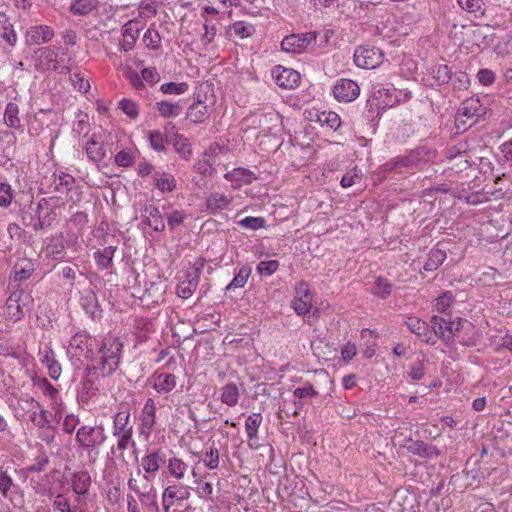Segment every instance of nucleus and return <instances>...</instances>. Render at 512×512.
<instances>
[{
  "label": "nucleus",
  "mask_w": 512,
  "mask_h": 512,
  "mask_svg": "<svg viewBox=\"0 0 512 512\" xmlns=\"http://www.w3.org/2000/svg\"><path fill=\"white\" fill-rule=\"evenodd\" d=\"M123 343L115 336L105 337L99 348V359L88 365L84 370L82 381V398L89 399L96 395L101 380L112 376L119 367L122 356Z\"/></svg>",
  "instance_id": "f257e3e1"
},
{
  "label": "nucleus",
  "mask_w": 512,
  "mask_h": 512,
  "mask_svg": "<svg viewBox=\"0 0 512 512\" xmlns=\"http://www.w3.org/2000/svg\"><path fill=\"white\" fill-rule=\"evenodd\" d=\"M31 296L22 289H15L8 297L5 305V317L7 320L17 322L30 310Z\"/></svg>",
  "instance_id": "f03ea898"
},
{
  "label": "nucleus",
  "mask_w": 512,
  "mask_h": 512,
  "mask_svg": "<svg viewBox=\"0 0 512 512\" xmlns=\"http://www.w3.org/2000/svg\"><path fill=\"white\" fill-rule=\"evenodd\" d=\"M106 434L102 425L81 426L76 432V442L84 450H92L101 446L106 440Z\"/></svg>",
  "instance_id": "7ed1b4c3"
},
{
  "label": "nucleus",
  "mask_w": 512,
  "mask_h": 512,
  "mask_svg": "<svg viewBox=\"0 0 512 512\" xmlns=\"http://www.w3.org/2000/svg\"><path fill=\"white\" fill-rule=\"evenodd\" d=\"M92 342L93 339L89 334L86 332H78L70 340V352L75 357H85L95 363L98 359H94V347Z\"/></svg>",
  "instance_id": "20e7f679"
},
{
  "label": "nucleus",
  "mask_w": 512,
  "mask_h": 512,
  "mask_svg": "<svg viewBox=\"0 0 512 512\" xmlns=\"http://www.w3.org/2000/svg\"><path fill=\"white\" fill-rule=\"evenodd\" d=\"M37 56V67L42 70L58 71L61 74L69 73L68 66H61L57 60L58 52L54 48L43 47L35 51Z\"/></svg>",
  "instance_id": "39448f33"
},
{
  "label": "nucleus",
  "mask_w": 512,
  "mask_h": 512,
  "mask_svg": "<svg viewBox=\"0 0 512 512\" xmlns=\"http://www.w3.org/2000/svg\"><path fill=\"white\" fill-rule=\"evenodd\" d=\"M316 38V32L291 34L282 40L281 48L284 52L299 54L305 51L308 45L315 42Z\"/></svg>",
  "instance_id": "423d86ee"
},
{
  "label": "nucleus",
  "mask_w": 512,
  "mask_h": 512,
  "mask_svg": "<svg viewBox=\"0 0 512 512\" xmlns=\"http://www.w3.org/2000/svg\"><path fill=\"white\" fill-rule=\"evenodd\" d=\"M355 64L364 69H374L382 62V53L376 47L361 46L354 52Z\"/></svg>",
  "instance_id": "0eeeda50"
},
{
  "label": "nucleus",
  "mask_w": 512,
  "mask_h": 512,
  "mask_svg": "<svg viewBox=\"0 0 512 512\" xmlns=\"http://www.w3.org/2000/svg\"><path fill=\"white\" fill-rule=\"evenodd\" d=\"M482 105L480 103V100L478 98H468L461 104V107L459 108L456 119H455V125L458 130L466 129V120L472 119L474 117H478L481 114Z\"/></svg>",
  "instance_id": "6e6552de"
},
{
  "label": "nucleus",
  "mask_w": 512,
  "mask_h": 512,
  "mask_svg": "<svg viewBox=\"0 0 512 512\" xmlns=\"http://www.w3.org/2000/svg\"><path fill=\"white\" fill-rule=\"evenodd\" d=\"M333 95L340 102H352L360 94L359 85L351 79H339L333 86Z\"/></svg>",
  "instance_id": "1a4fd4ad"
},
{
  "label": "nucleus",
  "mask_w": 512,
  "mask_h": 512,
  "mask_svg": "<svg viewBox=\"0 0 512 512\" xmlns=\"http://www.w3.org/2000/svg\"><path fill=\"white\" fill-rule=\"evenodd\" d=\"M276 84L285 89H293L299 85L300 74L294 69L278 66L273 70Z\"/></svg>",
  "instance_id": "9d476101"
},
{
  "label": "nucleus",
  "mask_w": 512,
  "mask_h": 512,
  "mask_svg": "<svg viewBox=\"0 0 512 512\" xmlns=\"http://www.w3.org/2000/svg\"><path fill=\"white\" fill-rule=\"evenodd\" d=\"M72 490L76 494L75 502L85 504L82 496L86 495L91 486V476L88 471L75 472L71 477Z\"/></svg>",
  "instance_id": "9b49d317"
},
{
  "label": "nucleus",
  "mask_w": 512,
  "mask_h": 512,
  "mask_svg": "<svg viewBox=\"0 0 512 512\" xmlns=\"http://www.w3.org/2000/svg\"><path fill=\"white\" fill-rule=\"evenodd\" d=\"M54 36V31L46 25L32 26L25 33L27 45H39L49 42Z\"/></svg>",
  "instance_id": "f8f14e48"
},
{
  "label": "nucleus",
  "mask_w": 512,
  "mask_h": 512,
  "mask_svg": "<svg viewBox=\"0 0 512 512\" xmlns=\"http://www.w3.org/2000/svg\"><path fill=\"white\" fill-rule=\"evenodd\" d=\"M407 328L418 336L423 342L434 345L435 337L429 325L417 317H408L406 320Z\"/></svg>",
  "instance_id": "ddd939ff"
},
{
  "label": "nucleus",
  "mask_w": 512,
  "mask_h": 512,
  "mask_svg": "<svg viewBox=\"0 0 512 512\" xmlns=\"http://www.w3.org/2000/svg\"><path fill=\"white\" fill-rule=\"evenodd\" d=\"M142 221L152 227L157 232L165 230V223L163 217L158 209L153 204H146L141 211Z\"/></svg>",
  "instance_id": "4468645a"
},
{
  "label": "nucleus",
  "mask_w": 512,
  "mask_h": 512,
  "mask_svg": "<svg viewBox=\"0 0 512 512\" xmlns=\"http://www.w3.org/2000/svg\"><path fill=\"white\" fill-rule=\"evenodd\" d=\"M191 496L189 487L183 485H170L168 486L163 494L162 500L166 499L172 506H182V502L188 500Z\"/></svg>",
  "instance_id": "2eb2a0df"
},
{
  "label": "nucleus",
  "mask_w": 512,
  "mask_h": 512,
  "mask_svg": "<svg viewBox=\"0 0 512 512\" xmlns=\"http://www.w3.org/2000/svg\"><path fill=\"white\" fill-rule=\"evenodd\" d=\"M430 323L434 337L437 336L447 343L453 341L452 326H454V322L447 321L439 316H433Z\"/></svg>",
  "instance_id": "dca6fc26"
},
{
  "label": "nucleus",
  "mask_w": 512,
  "mask_h": 512,
  "mask_svg": "<svg viewBox=\"0 0 512 512\" xmlns=\"http://www.w3.org/2000/svg\"><path fill=\"white\" fill-rule=\"evenodd\" d=\"M166 463V455L160 450H153L141 460L144 471L148 474H155Z\"/></svg>",
  "instance_id": "f3484780"
},
{
  "label": "nucleus",
  "mask_w": 512,
  "mask_h": 512,
  "mask_svg": "<svg viewBox=\"0 0 512 512\" xmlns=\"http://www.w3.org/2000/svg\"><path fill=\"white\" fill-rule=\"evenodd\" d=\"M311 302L312 295L310 294L308 286L302 283L297 289V297L294 299L292 307L298 315H304L310 311L312 307Z\"/></svg>",
  "instance_id": "a211bd4d"
},
{
  "label": "nucleus",
  "mask_w": 512,
  "mask_h": 512,
  "mask_svg": "<svg viewBox=\"0 0 512 512\" xmlns=\"http://www.w3.org/2000/svg\"><path fill=\"white\" fill-rule=\"evenodd\" d=\"M156 423V405L152 398H148L142 409L141 431L150 435L153 426Z\"/></svg>",
  "instance_id": "6ab92c4d"
},
{
  "label": "nucleus",
  "mask_w": 512,
  "mask_h": 512,
  "mask_svg": "<svg viewBox=\"0 0 512 512\" xmlns=\"http://www.w3.org/2000/svg\"><path fill=\"white\" fill-rule=\"evenodd\" d=\"M130 411L128 409L117 412L113 417V435L133 434V426L129 424Z\"/></svg>",
  "instance_id": "aec40b11"
},
{
  "label": "nucleus",
  "mask_w": 512,
  "mask_h": 512,
  "mask_svg": "<svg viewBox=\"0 0 512 512\" xmlns=\"http://www.w3.org/2000/svg\"><path fill=\"white\" fill-rule=\"evenodd\" d=\"M407 449L412 454L419 455L427 459H434L440 455V450L436 446L427 444L420 440L412 441L408 445Z\"/></svg>",
  "instance_id": "412c9836"
},
{
  "label": "nucleus",
  "mask_w": 512,
  "mask_h": 512,
  "mask_svg": "<svg viewBox=\"0 0 512 512\" xmlns=\"http://www.w3.org/2000/svg\"><path fill=\"white\" fill-rule=\"evenodd\" d=\"M138 31L137 22L135 21H129L123 26L121 46L124 51L133 49L138 38Z\"/></svg>",
  "instance_id": "4be33fe9"
},
{
  "label": "nucleus",
  "mask_w": 512,
  "mask_h": 512,
  "mask_svg": "<svg viewBox=\"0 0 512 512\" xmlns=\"http://www.w3.org/2000/svg\"><path fill=\"white\" fill-rule=\"evenodd\" d=\"M210 111L209 105L198 100L188 108L187 118L193 123H202L209 117Z\"/></svg>",
  "instance_id": "5701e85b"
},
{
  "label": "nucleus",
  "mask_w": 512,
  "mask_h": 512,
  "mask_svg": "<svg viewBox=\"0 0 512 512\" xmlns=\"http://www.w3.org/2000/svg\"><path fill=\"white\" fill-rule=\"evenodd\" d=\"M153 388L158 393H170L176 387V377L170 373L155 374Z\"/></svg>",
  "instance_id": "b1692460"
},
{
  "label": "nucleus",
  "mask_w": 512,
  "mask_h": 512,
  "mask_svg": "<svg viewBox=\"0 0 512 512\" xmlns=\"http://www.w3.org/2000/svg\"><path fill=\"white\" fill-rule=\"evenodd\" d=\"M41 363L48 369L49 375L52 379L57 380L62 372L60 363L55 358V353L52 349H47L41 356Z\"/></svg>",
  "instance_id": "393cba45"
},
{
  "label": "nucleus",
  "mask_w": 512,
  "mask_h": 512,
  "mask_svg": "<svg viewBox=\"0 0 512 512\" xmlns=\"http://www.w3.org/2000/svg\"><path fill=\"white\" fill-rule=\"evenodd\" d=\"M431 85L440 86L451 80L452 71L446 64L434 65L430 69Z\"/></svg>",
  "instance_id": "a878e982"
},
{
  "label": "nucleus",
  "mask_w": 512,
  "mask_h": 512,
  "mask_svg": "<svg viewBox=\"0 0 512 512\" xmlns=\"http://www.w3.org/2000/svg\"><path fill=\"white\" fill-rule=\"evenodd\" d=\"M220 392V399L222 403L226 404L229 407H234L238 404L240 393L235 383H227L220 389Z\"/></svg>",
  "instance_id": "bb28decb"
},
{
  "label": "nucleus",
  "mask_w": 512,
  "mask_h": 512,
  "mask_svg": "<svg viewBox=\"0 0 512 512\" xmlns=\"http://www.w3.org/2000/svg\"><path fill=\"white\" fill-rule=\"evenodd\" d=\"M117 250L116 246H107L101 250H98L94 253V259L97 265L101 269H109L113 265V257L115 251Z\"/></svg>",
  "instance_id": "cd10ccee"
},
{
  "label": "nucleus",
  "mask_w": 512,
  "mask_h": 512,
  "mask_svg": "<svg viewBox=\"0 0 512 512\" xmlns=\"http://www.w3.org/2000/svg\"><path fill=\"white\" fill-rule=\"evenodd\" d=\"M85 151L87 153V157L93 162H100L104 159L106 155L105 148L101 142H98L93 136L89 139L85 145Z\"/></svg>",
  "instance_id": "c85d7f7f"
},
{
  "label": "nucleus",
  "mask_w": 512,
  "mask_h": 512,
  "mask_svg": "<svg viewBox=\"0 0 512 512\" xmlns=\"http://www.w3.org/2000/svg\"><path fill=\"white\" fill-rule=\"evenodd\" d=\"M128 487L130 490L135 492L138 497L148 494L155 490L153 485L150 483L149 479L146 475H143L142 477L136 479V478H130L128 480Z\"/></svg>",
  "instance_id": "c756f323"
},
{
  "label": "nucleus",
  "mask_w": 512,
  "mask_h": 512,
  "mask_svg": "<svg viewBox=\"0 0 512 512\" xmlns=\"http://www.w3.org/2000/svg\"><path fill=\"white\" fill-rule=\"evenodd\" d=\"M446 257V252L443 249L434 248L430 250L423 269L429 272L437 270L438 267L445 261Z\"/></svg>",
  "instance_id": "7c9ffc66"
},
{
  "label": "nucleus",
  "mask_w": 512,
  "mask_h": 512,
  "mask_svg": "<svg viewBox=\"0 0 512 512\" xmlns=\"http://www.w3.org/2000/svg\"><path fill=\"white\" fill-rule=\"evenodd\" d=\"M98 6V0H75L70 6V12L77 16H86Z\"/></svg>",
  "instance_id": "2f4dec72"
},
{
  "label": "nucleus",
  "mask_w": 512,
  "mask_h": 512,
  "mask_svg": "<svg viewBox=\"0 0 512 512\" xmlns=\"http://www.w3.org/2000/svg\"><path fill=\"white\" fill-rule=\"evenodd\" d=\"M229 204L230 199L220 193H213L206 199V207L213 213L224 210Z\"/></svg>",
  "instance_id": "473e14b6"
},
{
  "label": "nucleus",
  "mask_w": 512,
  "mask_h": 512,
  "mask_svg": "<svg viewBox=\"0 0 512 512\" xmlns=\"http://www.w3.org/2000/svg\"><path fill=\"white\" fill-rule=\"evenodd\" d=\"M4 122L10 128L18 129L21 127L19 107L16 103L9 102L7 104L4 113Z\"/></svg>",
  "instance_id": "72a5a7b5"
},
{
  "label": "nucleus",
  "mask_w": 512,
  "mask_h": 512,
  "mask_svg": "<svg viewBox=\"0 0 512 512\" xmlns=\"http://www.w3.org/2000/svg\"><path fill=\"white\" fill-rule=\"evenodd\" d=\"M83 505L77 502L71 504L69 499L62 494H58L53 502L54 508L60 512H85L82 508Z\"/></svg>",
  "instance_id": "f704fd0d"
},
{
  "label": "nucleus",
  "mask_w": 512,
  "mask_h": 512,
  "mask_svg": "<svg viewBox=\"0 0 512 512\" xmlns=\"http://www.w3.org/2000/svg\"><path fill=\"white\" fill-rule=\"evenodd\" d=\"M155 186L162 192H171L176 187L175 178L168 173L154 174Z\"/></svg>",
  "instance_id": "c9c22d12"
},
{
  "label": "nucleus",
  "mask_w": 512,
  "mask_h": 512,
  "mask_svg": "<svg viewBox=\"0 0 512 512\" xmlns=\"http://www.w3.org/2000/svg\"><path fill=\"white\" fill-rule=\"evenodd\" d=\"M156 107L160 115L165 118L176 117L182 110V107L179 104L171 103L169 101L157 102Z\"/></svg>",
  "instance_id": "e433bc0d"
},
{
  "label": "nucleus",
  "mask_w": 512,
  "mask_h": 512,
  "mask_svg": "<svg viewBox=\"0 0 512 512\" xmlns=\"http://www.w3.org/2000/svg\"><path fill=\"white\" fill-rule=\"evenodd\" d=\"M74 182H75V179L70 174L61 172L58 175H56V174L54 175L55 190L60 193L70 191Z\"/></svg>",
  "instance_id": "4c0bfd02"
},
{
  "label": "nucleus",
  "mask_w": 512,
  "mask_h": 512,
  "mask_svg": "<svg viewBox=\"0 0 512 512\" xmlns=\"http://www.w3.org/2000/svg\"><path fill=\"white\" fill-rule=\"evenodd\" d=\"M392 284L384 277H377L374 282L372 293L380 298H387L391 294Z\"/></svg>",
  "instance_id": "58836bf2"
},
{
  "label": "nucleus",
  "mask_w": 512,
  "mask_h": 512,
  "mask_svg": "<svg viewBox=\"0 0 512 512\" xmlns=\"http://www.w3.org/2000/svg\"><path fill=\"white\" fill-rule=\"evenodd\" d=\"M251 274V269L248 266L240 268L238 273L234 276L233 280L227 285L226 290H234L244 287Z\"/></svg>",
  "instance_id": "ea45409f"
},
{
  "label": "nucleus",
  "mask_w": 512,
  "mask_h": 512,
  "mask_svg": "<svg viewBox=\"0 0 512 512\" xmlns=\"http://www.w3.org/2000/svg\"><path fill=\"white\" fill-rule=\"evenodd\" d=\"M187 468L188 465L177 457H173L168 460V471L170 475L176 479H182Z\"/></svg>",
  "instance_id": "a19ab883"
},
{
  "label": "nucleus",
  "mask_w": 512,
  "mask_h": 512,
  "mask_svg": "<svg viewBox=\"0 0 512 512\" xmlns=\"http://www.w3.org/2000/svg\"><path fill=\"white\" fill-rule=\"evenodd\" d=\"M262 423V416L260 413H253L249 415L245 421V430L248 438L255 437L258 434V429Z\"/></svg>",
  "instance_id": "79ce46f5"
},
{
  "label": "nucleus",
  "mask_w": 512,
  "mask_h": 512,
  "mask_svg": "<svg viewBox=\"0 0 512 512\" xmlns=\"http://www.w3.org/2000/svg\"><path fill=\"white\" fill-rule=\"evenodd\" d=\"M225 178L231 181L250 183L254 177L253 173L244 168H236L225 174Z\"/></svg>",
  "instance_id": "37998d69"
},
{
  "label": "nucleus",
  "mask_w": 512,
  "mask_h": 512,
  "mask_svg": "<svg viewBox=\"0 0 512 512\" xmlns=\"http://www.w3.org/2000/svg\"><path fill=\"white\" fill-rule=\"evenodd\" d=\"M466 148H467L466 143H458L456 146H454L448 150L447 158L450 160L459 159L460 162L463 161L465 163V165L463 167L467 168L470 165L468 163L467 156L465 154Z\"/></svg>",
  "instance_id": "c03bdc74"
},
{
  "label": "nucleus",
  "mask_w": 512,
  "mask_h": 512,
  "mask_svg": "<svg viewBox=\"0 0 512 512\" xmlns=\"http://www.w3.org/2000/svg\"><path fill=\"white\" fill-rule=\"evenodd\" d=\"M33 271L31 263H27L25 266L17 264L13 267V278L18 282L25 281L31 277Z\"/></svg>",
  "instance_id": "a18cd8bd"
},
{
  "label": "nucleus",
  "mask_w": 512,
  "mask_h": 512,
  "mask_svg": "<svg viewBox=\"0 0 512 512\" xmlns=\"http://www.w3.org/2000/svg\"><path fill=\"white\" fill-rule=\"evenodd\" d=\"M34 384L44 395L48 396L52 400L57 399L59 394L58 390L46 378H38Z\"/></svg>",
  "instance_id": "49530a36"
},
{
  "label": "nucleus",
  "mask_w": 512,
  "mask_h": 512,
  "mask_svg": "<svg viewBox=\"0 0 512 512\" xmlns=\"http://www.w3.org/2000/svg\"><path fill=\"white\" fill-rule=\"evenodd\" d=\"M318 120L324 124H326L329 128L333 130H337L341 125L340 116L336 112H322L318 116Z\"/></svg>",
  "instance_id": "de8ad7c7"
},
{
  "label": "nucleus",
  "mask_w": 512,
  "mask_h": 512,
  "mask_svg": "<svg viewBox=\"0 0 512 512\" xmlns=\"http://www.w3.org/2000/svg\"><path fill=\"white\" fill-rule=\"evenodd\" d=\"M230 29L231 31H233L235 35L239 36L242 39L252 36V34L255 32V28L253 25L242 21L235 22Z\"/></svg>",
  "instance_id": "09e8293b"
},
{
  "label": "nucleus",
  "mask_w": 512,
  "mask_h": 512,
  "mask_svg": "<svg viewBox=\"0 0 512 512\" xmlns=\"http://www.w3.org/2000/svg\"><path fill=\"white\" fill-rule=\"evenodd\" d=\"M458 5L469 13L484 14L483 1L482 0H457Z\"/></svg>",
  "instance_id": "8fccbe9b"
},
{
  "label": "nucleus",
  "mask_w": 512,
  "mask_h": 512,
  "mask_svg": "<svg viewBox=\"0 0 512 512\" xmlns=\"http://www.w3.org/2000/svg\"><path fill=\"white\" fill-rule=\"evenodd\" d=\"M219 458L220 454L216 447H210L209 451L205 452L204 458H202V461L204 462V465L210 469L214 470L218 468L219 466Z\"/></svg>",
  "instance_id": "3c124183"
},
{
  "label": "nucleus",
  "mask_w": 512,
  "mask_h": 512,
  "mask_svg": "<svg viewBox=\"0 0 512 512\" xmlns=\"http://www.w3.org/2000/svg\"><path fill=\"white\" fill-rule=\"evenodd\" d=\"M188 84L185 82L175 83L167 82L161 85L160 91L164 94H175L180 95L187 91Z\"/></svg>",
  "instance_id": "603ef678"
},
{
  "label": "nucleus",
  "mask_w": 512,
  "mask_h": 512,
  "mask_svg": "<svg viewBox=\"0 0 512 512\" xmlns=\"http://www.w3.org/2000/svg\"><path fill=\"white\" fill-rule=\"evenodd\" d=\"M238 225L248 230H258L265 225V219L262 217H246L238 222Z\"/></svg>",
  "instance_id": "864d4df0"
},
{
  "label": "nucleus",
  "mask_w": 512,
  "mask_h": 512,
  "mask_svg": "<svg viewBox=\"0 0 512 512\" xmlns=\"http://www.w3.org/2000/svg\"><path fill=\"white\" fill-rule=\"evenodd\" d=\"M279 267V263L276 260L261 261L256 267L257 272L261 276L272 275Z\"/></svg>",
  "instance_id": "5fc2aeb1"
},
{
  "label": "nucleus",
  "mask_w": 512,
  "mask_h": 512,
  "mask_svg": "<svg viewBox=\"0 0 512 512\" xmlns=\"http://www.w3.org/2000/svg\"><path fill=\"white\" fill-rule=\"evenodd\" d=\"M197 289L193 281L183 280L177 285V294L183 299L189 298Z\"/></svg>",
  "instance_id": "6e6d98bb"
},
{
  "label": "nucleus",
  "mask_w": 512,
  "mask_h": 512,
  "mask_svg": "<svg viewBox=\"0 0 512 512\" xmlns=\"http://www.w3.org/2000/svg\"><path fill=\"white\" fill-rule=\"evenodd\" d=\"M160 35L156 30L148 29L144 36L143 41L147 47L151 49H158L160 43Z\"/></svg>",
  "instance_id": "4d7b16f0"
},
{
  "label": "nucleus",
  "mask_w": 512,
  "mask_h": 512,
  "mask_svg": "<svg viewBox=\"0 0 512 512\" xmlns=\"http://www.w3.org/2000/svg\"><path fill=\"white\" fill-rule=\"evenodd\" d=\"M124 75L126 76L127 79L130 80L132 86L137 89V90H140V89H143L144 88V83L142 81V75L140 76L135 70H133L131 67H126L124 69Z\"/></svg>",
  "instance_id": "13d9d810"
},
{
  "label": "nucleus",
  "mask_w": 512,
  "mask_h": 512,
  "mask_svg": "<svg viewBox=\"0 0 512 512\" xmlns=\"http://www.w3.org/2000/svg\"><path fill=\"white\" fill-rule=\"evenodd\" d=\"M13 199L11 186L7 183H0V206L8 207Z\"/></svg>",
  "instance_id": "bf43d9fd"
},
{
  "label": "nucleus",
  "mask_w": 512,
  "mask_h": 512,
  "mask_svg": "<svg viewBox=\"0 0 512 512\" xmlns=\"http://www.w3.org/2000/svg\"><path fill=\"white\" fill-rule=\"evenodd\" d=\"M50 415L51 413L48 410L40 409L37 420L34 419V425L40 429L46 428L54 430V428L50 425Z\"/></svg>",
  "instance_id": "052dcab7"
},
{
  "label": "nucleus",
  "mask_w": 512,
  "mask_h": 512,
  "mask_svg": "<svg viewBox=\"0 0 512 512\" xmlns=\"http://www.w3.org/2000/svg\"><path fill=\"white\" fill-rule=\"evenodd\" d=\"M119 108L130 118L138 116V108L135 102L129 99H123L119 102Z\"/></svg>",
  "instance_id": "680f3d73"
},
{
  "label": "nucleus",
  "mask_w": 512,
  "mask_h": 512,
  "mask_svg": "<svg viewBox=\"0 0 512 512\" xmlns=\"http://www.w3.org/2000/svg\"><path fill=\"white\" fill-rule=\"evenodd\" d=\"M296 398H305V397H316L318 396V392L314 389L313 385L309 382L305 383L303 387H298L293 392Z\"/></svg>",
  "instance_id": "e2e57ef3"
},
{
  "label": "nucleus",
  "mask_w": 512,
  "mask_h": 512,
  "mask_svg": "<svg viewBox=\"0 0 512 512\" xmlns=\"http://www.w3.org/2000/svg\"><path fill=\"white\" fill-rule=\"evenodd\" d=\"M185 218H186V215L183 211H180V210L173 211L167 219L169 229L172 231L175 230L178 226H180L184 222Z\"/></svg>",
  "instance_id": "0e129e2a"
},
{
  "label": "nucleus",
  "mask_w": 512,
  "mask_h": 512,
  "mask_svg": "<svg viewBox=\"0 0 512 512\" xmlns=\"http://www.w3.org/2000/svg\"><path fill=\"white\" fill-rule=\"evenodd\" d=\"M115 163L120 167H130L134 164V156L130 152L120 151L115 155Z\"/></svg>",
  "instance_id": "69168bd1"
},
{
  "label": "nucleus",
  "mask_w": 512,
  "mask_h": 512,
  "mask_svg": "<svg viewBox=\"0 0 512 512\" xmlns=\"http://www.w3.org/2000/svg\"><path fill=\"white\" fill-rule=\"evenodd\" d=\"M81 304L88 313H93L96 306V295L92 290H86L85 295L81 298Z\"/></svg>",
  "instance_id": "338daca9"
},
{
  "label": "nucleus",
  "mask_w": 512,
  "mask_h": 512,
  "mask_svg": "<svg viewBox=\"0 0 512 512\" xmlns=\"http://www.w3.org/2000/svg\"><path fill=\"white\" fill-rule=\"evenodd\" d=\"M0 35L7 43L12 46L15 45L17 36L11 24L2 25L0 28Z\"/></svg>",
  "instance_id": "774afa93"
}]
</instances>
